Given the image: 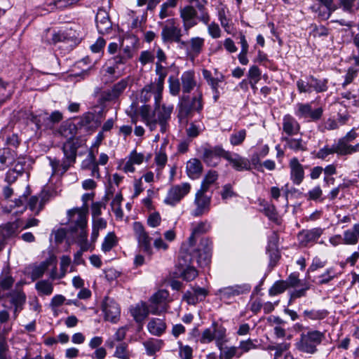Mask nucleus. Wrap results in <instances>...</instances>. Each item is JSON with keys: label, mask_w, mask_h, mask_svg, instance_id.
Returning <instances> with one entry per match:
<instances>
[{"label": "nucleus", "mask_w": 359, "mask_h": 359, "mask_svg": "<svg viewBox=\"0 0 359 359\" xmlns=\"http://www.w3.org/2000/svg\"><path fill=\"white\" fill-rule=\"evenodd\" d=\"M212 242L208 238H202L197 248H182L180 252L178 266L180 267L182 278L186 281H191L198 276V271L191 266L194 261L199 266H208L211 262Z\"/></svg>", "instance_id": "obj_1"}, {"label": "nucleus", "mask_w": 359, "mask_h": 359, "mask_svg": "<svg viewBox=\"0 0 359 359\" xmlns=\"http://www.w3.org/2000/svg\"><path fill=\"white\" fill-rule=\"evenodd\" d=\"M79 129L76 123L66 121L61 124L59 128L60 134L66 137L67 140L62 144V150L64 156L62 160L57 158L47 156L49 165L52 169L51 176L57 175L62 177L76 163L78 142L73 137L76 135Z\"/></svg>", "instance_id": "obj_2"}, {"label": "nucleus", "mask_w": 359, "mask_h": 359, "mask_svg": "<svg viewBox=\"0 0 359 359\" xmlns=\"http://www.w3.org/2000/svg\"><path fill=\"white\" fill-rule=\"evenodd\" d=\"M325 339V334L318 330L308 329L302 332L294 344V349L302 353L314 355Z\"/></svg>", "instance_id": "obj_3"}, {"label": "nucleus", "mask_w": 359, "mask_h": 359, "mask_svg": "<svg viewBox=\"0 0 359 359\" xmlns=\"http://www.w3.org/2000/svg\"><path fill=\"white\" fill-rule=\"evenodd\" d=\"M68 216L70 217V220L73 224V226L70 227L71 231L74 233L79 229L81 230L78 238V243L80 248L83 250H88L90 245L88 242V233L86 231L88 223L86 212L79 209H73L68 211Z\"/></svg>", "instance_id": "obj_4"}, {"label": "nucleus", "mask_w": 359, "mask_h": 359, "mask_svg": "<svg viewBox=\"0 0 359 359\" xmlns=\"http://www.w3.org/2000/svg\"><path fill=\"white\" fill-rule=\"evenodd\" d=\"M203 108V94L198 91L190 100L189 96H183L177 104V118L180 122L187 120L193 111L200 113Z\"/></svg>", "instance_id": "obj_5"}, {"label": "nucleus", "mask_w": 359, "mask_h": 359, "mask_svg": "<svg viewBox=\"0 0 359 359\" xmlns=\"http://www.w3.org/2000/svg\"><path fill=\"white\" fill-rule=\"evenodd\" d=\"M226 328L221 323L213 320L211 326L205 329L201 336V344H209L215 341L218 348L228 342Z\"/></svg>", "instance_id": "obj_6"}, {"label": "nucleus", "mask_w": 359, "mask_h": 359, "mask_svg": "<svg viewBox=\"0 0 359 359\" xmlns=\"http://www.w3.org/2000/svg\"><path fill=\"white\" fill-rule=\"evenodd\" d=\"M250 290L251 286L248 283L236 284L221 287L215 292V294L221 301L229 304L233 302L237 297L248 294Z\"/></svg>", "instance_id": "obj_7"}, {"label": "nucleus", "mask_w": 359, "mask_h": 359, "mask_svg": "<svg viewBox=\"0 0 359 359\" xmlns=\"http://www.w3.org/2000/svg\"><path fill=\"white\" fill-rule=\"evenodd\" d=\"M172 104H161V102L154 103V116L158 121L160 131L165 133L170 128L169 121L173 112Z\"/></svg>", "instance_id": "obj_8"}, {"label": "nucleus", "mask_w": 359, "mask_h": 359, "mask_svg": "<svg viewBox=\"0 0 359 359\" xmlns=\"http://www.w3.org/2000/svg\"><path fill=\"white\" fill-rule=\"evenodd\" d=\"M313 102L309 103L298 102L294 106V114L299 118L307 119L308 121L316 122L319 121L323 114V109L321 107L313 109Z\"/></svg>", "instance_id": "obj_9"}, {"label": "nucleus", "mask_w": 359, "mask_h": 359, "mask_svg": "<svg viewBox=\"0 0 359 359\" xmlns=\"http://www.w3.org/2000/svg\"><path fill=\"white\" fill-rule=\"evenodd\" d=\"M133 228L138 247L143 252L151 255L153 253L151 247L152 238L149 236L143 224L140 222H135L133 224Z\"/></svg>", "instance_id": "obj_10"}, {"label": "nucleus", "mask_w": 359, "mask_h": 359, "mask_svg": "<svg viewBox=\"0 0 359 359\" xmlns=\"http://www.w3.org/2000/svg\"><path fill=\"white\" fill-rule=\"evenodd\" d=\"M161 33L162 41L164 43H174L179 37H182V29L177 25L174 18H170L161 23Z\"/></svg>", "instance_id": "obj_11"}, {"label": "nucleus", "mask_w": 359, "mask_h": 359, "mask_svg": "<svg viewBox=\"0 0 359 359\" xmlns=\"http://www.w3.org/2000/svg\"><path fill=\"white\" fill-rule=\"evenodd\" d=\"M190 190L191 185L188 182L173 185L168 190L167 196L164 199V203L167 205L175 206L190 192Z\"/></svg>", "instance_id": "obj_12"}, {"label": "nucleus", "mask_w": 359, "mask_h": 359, "mask_svg": "<svg viewBox=\"0 0 359 359\" xmlns=\"http://www.w3.org/2000/svg\"><path fill=\"white\" fill-rule=\"evenodd\" d=\"M205 189L200 188L195 194L194 203L196 208L192 212L194 217H200L210 210L212 197L207 195Z\"/></svg>", "instance_id": "obj_13"}, {"label": "nucleus", "mask_w": 359, "mask_h": 359, "mask_svg": "<svg viewBox=\"0 0 359 359\" xmlns=\"http://www.w3.org/2000/svg\"><path fill=\"white\" fill-rule=\"evenodd\" d=\"M201 158L208 166L215 167L220 161V158L224 157L225 149L219 145L215 147H203L201 150Z\"/></svg>", "instance_id": "obj_14"}, {"label": "nucleus", "mask_w": 359, "mask_h": 359, "mask_svg": "<svg viewBox=\"0 0 359 359\" xmlns=\"http://www.w3.org/2000/svg\"><path fill=\"white\" fill-rule=\"evenodd\" d=\"M169 293L165 290H161L154 294L150 298V313L159 315L167 310V300Z\"/></svg>", "instance_id": "obj_15"}, {"label": "nucleus", "mask_w": 359, "mask_h": 359, "mask_svg": "<svg viewBox=\"0 0 359 359\" xmlns=\"http://www.w3.org/2000/svg\"><path fill=\"white\" fill-rule=\"evenodd\" d=\"M323 233V229L320 227L311 229H303L297 234V240L302 247H308L316 243Z\"/></svg>", "instance_id": "obj_16"}, {"label": "nucleus", "mask_w": 359, "mask_h": 359, "mask_svg": "<svg viewBox=\"0 0 359 359\" xmlns=\"http://www.w3.org/2000/svg\"><path fill=\"white\" fill-rule=\"evenodd\" d=\"M224 157L226 161L236 171L241 172L244 170H250L251 165L250 161L241 156L240 154L225 150Z\"/></svg>", "instance_id": "obj_17"}, {"label": "nucleus", "mask_w": 359, "mask_h": 359, "mask_svg": "<svg viewBox=\"0 0 359 359\" xmlns=\"http://www.w3.org/2000/svg\"><path fill=\"white\" fill-rule=\"evenodd\" d=\"M358 137L355 128H352L345 136L339 138L337 144L341 147L346 156L352 155L359 152V142L355 145L350 144L349 142L355 140Z\"/></svg>", "instance_id": "obj_18"}, {"label": "nucleus", "mask_w": 359, "mask_h": 359, "mask_svg": "<svg viewBox=\"0 0 359 359\" xmlns=\"http://www.w3.org/2000/svg\"><path fill=\"white\" fill-rule=\"evenodd\" d=\"M184 31L188 34L190 29L198 25L197 11L192 6H186L180 10Z\"/></svg>", "instance_id": "obj_19"}, {"label": "nucleus", "mask_w": 359, "mask_h": 359, "mask_svg": "<svg viewBox=\"0 0 359 359\" xmlns=\"http://www.w3.org/2000/svg\"><path fill=\"white\" fill-rule=\"evenodd\" d=\"M102 310L105 320L111 322H116L121 313L118 304L108 297H106L102 302Z\"/></svg>", "instance_id": "obj_20"}, {"label": "nucleus", "mask_w": 359, "mask_h": 359, "mask_svg": "<svg viewBox=\"0 0 359 359\" xmlns=\"http://www.w3.org/2000/svg\"><path fill=\"white\" fill-rule=\"evenodd\" d=\"M100 122L96 118L95 114L87 112L78 118L76 125L79 130H83L86 133H91L97 129Z\"/></svg>", "instance_id": "obj_21"}, {"label": "nucleus", "mask_w": 359, "mask_h": 359, "mask_svg": "<svg viewBox=\"0 0 359 359\" xmlns=\"http://www.w3.org/2000/svg\"><path fill=\"white\" fill-rule=\"evenodd\" d=\"M290 178L295 185H299L304 180V168L297 157L292 158L289 161Z\"/></svg>", "instance_id": "obj_22"}, {"label": "nucleus", "mask_w": 359, "mask_h": 359, "mask_svg": "<svg viewBox=\"0 0 359 359\" xmlns=\"http://www.w3.org/2000/svg\"><path fill=\"white\" fill-rule=\"evenodd\" d=\"M130 81V78L126 77L115 83L111 89L103 92L102 98L106 101H111L117 99L126 89Z\"/></svg>", "instance_id": "obj_23"}, {"label": "nucleus", "mask_w": 359, "mask_h": 359, "mask_svg": "<svg viewBox=\"0 0 359 359\" xmlns=\"http://www.w3.org/2000/svg\"><path fill=\"white\" fill-rule=\"evenodd\" d=\"M96 27L101 34L109 33L112 29V23L108 13L104 9H98L95 16Z\"/></svg>", "instance_id": "obj_24"}, {"label": "nucleus", "mask_w": 359, "mask_h": 359, "mask_svg": "<svg viewBox=\"0 0 359 359\" xmlns=\"http://www.w3.org/2000/svg\"><path fill=\"white\" fill-rule=\"evenodd\" d=\"M7 298L9 299L11 304L14 306V314L16 317L18 313L23 309V306L26 302V295L22 290L16 288L7 294Z\"/></svg>", "instance_id": "obj_25"}, {"label": "nucleus", "mask_w": 359, "mask_h": 359, "mask_svg": "<svg viewBox=\"0 0 359 359\" xmlns=\"http://www.w3.org/2000/svg\"><path fill=\"white\" fill-rule=\"evenodd\" d=\"M320 2V5L318 7L316 6H312V9L318 13V16L322 20H327L332 13L337 8V6L334 4L333 0H317Z\"/></svg>", "instance_id": "obj_26"}, {"label": "nucleus", "mask_w": 359, "mask_h": 359, "mask_svg": "<svg viewBox=\"0 0 359 359\" xmlns=\"http://www.w3.org/2000/svg\"><path fill=\"white\" fill-rule=\"evenodd\" d=\"M20 231V219L0 226V235L4 241L16 237Z\"/></svg>", "instance_id": "obj_27"}, {"label": "nucleus", "mask_w": 359, "mask_h": 359, "mask_svg": "<svg viewBox=\"0 0 359 359\" xmlns=\"http://www.w3.org/2000/svg\"><path fill=\"white\" fill-rule=\"evenodd\" d=\"M163 91L158 92L156 86L152 83L146 85L141 90L140 100L141 102L147 103L154 97V103L161 102Z\"/></svg>", "instance_id": "obj_28"}, {"label": "nucleus", "mask_w": 359, "mask_h": 359, "mask_svg": "<svg viewBox=\"0 0 359 359\" xmlns=\"http://www.w3.org/2000/svg\"><path fill=\"white\" fill-rule=\"evenodd\" d=\"M202 75L212 90L218 89L219 83L224 81V76L217 69H215L213 75L210 71L204 69L202 70Z\"/></svg>", "instance_id": "obj_29"}, {"label": "nucleus", "mask_w": 359, "mask_h": 359, "mask_svg": "<svg viewBox=\"0 0 359 359\" xmlns=\"http://www.w3.org/2000/svg\"><path fill=\"white\" fill-rule=\"evenodd\" d=\"M283 130L288 136L297 135L300 130V124L290 114H286L283 118Z\"/></svg>", "instance_id": "obj_30"}, {"label": "nucleus", "mask_w": 359, "mask_h": 359, "mask_svg": "<svg viewBox=\"0 0 359 359\" xmlns=\"http://www.w3.org/2000/svg\"><path fill=\"white\" fill-rule=\"evenodd\" d=\"M205 39L200 36L192 37L189 39L188 57L194 60L203 51Z\"/></svg>", "instance_id": "obj_31"}, {"label": "nucleus", "mask_w": 359, "mask_h": 359, "mask_svg": "<svg viewBox=\"0 0 359 359\" xmlns=\"http://www.w3.org/2000/svg\"><path fill=\"white\" fill-rule=\"evenodd\" d=\"M180 79L184 93H189L196 86L195 73L192 70L184 72Z\"/></svg>", "instance_id": "obj_32"}, {"label": "nucleus", "mask_w": 359, "mask_h": 359, "mask_svg": "<svg viewBox=\"0 0 359 359\" xmlns=\"http://www.w3.org/2000/svg\"><path fill=\"white\" fill-rule=\"evenodd\" d=\"M80 0H48L46 4V9L50 12L56 10H64L76 5Z\"/></svg>", "instance_id": "obj_33"}, {"label": "nucleus", "mask_w": 359, "mask_h": 359, "mask_svg": "<svg viewBox=\"0 0 359 359\" xmlns=\"http://www.w3.org/2000/svg\"><path fill=\"white\" fill-rule=\"evenodd\" d=\"M166 323L164 319L153 318L148 325L147 330L150 334L154 336H161L166 330Z\"/></svg>", "instance_id": "obj_34"}, {"label": "nucleus", "mask_w": 359, "mask_h": 359, "mask_svg": "<svg viewBox=\"0 0 359 359\" xmlns=\"http://www.w3.org/2000/svg\"><path fill=\"white\" fill-rule=\"evenodd\" d=\"M49 114L46 111H39L36 114H30V121L36 125V129H50Z\"/></svg>", "instance_id": "obj_35"}, {"label": "nucleus", "mask_w": 359, "mask_h": 359, "mask_svg": "<svg viewBox=\"0 0 359 359\" xmlns=\"http://www.w3.org/2000/svg\"><path fill=\"white\" fill-rule=\"evenodd\" d=\"M339 275L340 273L337 272L334 267L331 266L326 269L320 275L316 276L313 281L319 285H326L334 279L337 278Z\"/></svg>", "instance_id": "obj_36"}, {"label": "nucleus", "mask_w": 359, "mask_h": 359, "mask_svg": "<svg viewBox=\"0 0 359 359\" xmlns=\"http://www.w3.org/2000/svg\"><path fill=\"white\" fill-rule=\"evenodd\" d=\"M281 140L286 143V147L294 152L306 151L307 150L306 142L302 138H292L290 137H282Z\"/></svg>", "instance_id": "obj_37"}, {"label": "nucleus", "mask_w": 359, "mask_h": 359, "mask_svg": "<svg viewBox=\"0 0 359 359\" xmlns=\"http://www.w3.org/2000/svg\"><path fill=\"white\" fill-rule=\"evenodd\" d=\"M337 154L338 156H346L337 142L331 147L325 145L320 149L316 154V157L318 159L325 160L329 155Z\"/></svg>", "instance_id": "obj_38"}, {"label": "nucleus", "mask_w": 359, "mask_h": 359, "mask_svg": "<svg viewBox=\"0 0 359 359\" xmlns=\"http://www.w3.org/2000/svg\"><path fill=\"white\" fill-rule=\"evenodd\" d=\"M155 73L158 78L154 82H151L156 86L158 92L163 91L164 88L165 79L168 75V70L166 67H163L162 64L156 63Z\"/></svg>", "instance_id": "obj_39"}, {"label": "nucleus", "mask_w": 359, "mask_h": 359, "mask_svg": "<svg viewBox=\"0 0 359 359\" xmlns=\"http://www.w3.org/2000/svg\"><path fill=\"white\" fill-rule=\"evenodd\" d=\"M344 243L346 245H355L359 241V223L355 224L353 226L343 233Z\"/></svg>", "instance_id": "obj_40"}, {"label": "nucleus", "mask_w": 359, "mask_h": 359, "mask_svg": "<svg viewBox=\"0 0 359 359\" xmlns=\"http://www.w3.org/2000/svg\"><path fill=\"white\" fill-rule=\"evenodd\" d=\"M150 313V307L146 303L137 304L132 310L131 313L137 323H142Z\"/></svg>", "instance_id": "obj_41"}, {"label": "nucleus", "mask_w": 359, "mask_h": 359, "mask_svg": "<svg viewBox=\"0 0 359 359\" xmlns=\"http://www.w3.org/2000/svg\"><path fill=\"white\" fill-rule=\"evenodd\" d=\"M217 16L221 26L223 27L224 31L227 34L234 36L236 29L231 22V18L227 17L225 9L223 8L219 9Z\"/></svg>", "instance_id": "obj_42"}, {"label": "nucleus", "mask_w": 359, "mask_h": 359, "mask_svg": "<svg viewBox=\"0 0 359 359\" xmlns=\"http://www.w3.org/2000/svg\"><path fill=\"white\" fill-rule=\"evenodd\" d=\"M187 173L191 179L198 178L203 170L201 162L197 158H192L187 163Z\"/></svg>", "instance_id": "obj_43"}, {"label": "nucleus", "mask_w": 359, "mask_h": 359, "mask_svg": "<svg viewBox=\"0 0 359 359\" xmlns=\"http://www.w3.org/2000/svg\"><path fill=\"white\" fill-rule=\"evenodd\" d=\"M210 228V225L207 222H202L197 224L193 229L192 232L189 238V247L196 248L194 245L196 243V236L207 232Z\"/></svg>", "instance_id": "obj_44"}, {"label": "nucleus", "mask_w": 359, "mask_h": 359, "mask_svg": "<svg viewBox=\"0 0 359 359\" xmlns=\"http://www.w3.org/2000/svg\"><path fill=\"white\" fill-rule=\"evenodd\" d=\"M238 38L240 40L239 43L241 46V52L238 55V59L241 65H247L249 62V60L247 57L249 50V45L245 34L242 32H239Z\"/></svg>", "instance_id": "obj_45"}, {"label": "nucleus", "mask_w": 359, "mask_h": 359, "mask_svg": "<svg viewBox=\"0 0 359 359\" xmlns=\"http://www.w3.org/2000/svg\"><path fill=\"white\" fill-rule=\"evenodd\" d=\"M53 262H54L53 259L50 258L41 262L39 264L33 266L31 271V278L32 280H35L42 277L45 271Z\"/></svg>", "instance_id": "obj_46"}, {"label": "nucleus", "mask_w": 359, "mask_h": 359, "mask_svg": "<svg viewBox=\"0 0 359 359\" xmlns=\"http://www.w3.org/2000/svg\"><path fill=\"white\" fill-rule=\"evenodd\" d=\"M308 79L310 81V87L311 92L315 91L317 93H323L328 89V80L327 79H318L313 75H309Z\"/></svg>", "instance_id": "obj_47"}, {"label": "nucleus", "mask_w": 359, "mask_h": 359, "mask_svg": "<svg viewBox=\"0 0 359 359\" xmlns=\"http://www.w3.org/2000/svg\"><path fill=\"white\" fill-rule=\"evenodd\" d=\"M218 349L220 351V359H232L233 357L238 358L242 356V352H240L239 348L237 346H231L224 347L222 346V348Z\"/></svg>", "instance_id": "obj_48"}, {"label": "nucleus", "mask_w": 359, "mask_h": 359, "mask_svg": "<svg viewBox=\"0 0 359 359\" xmlns=\"http://www.w3.org/2000/svg\"><path fill=\"white\" fill-rule=\"evenodd\" d=\"M259 205L263 207L264 215L271 221L278 222V212L275 205L262 200Z\"/></svg>", "instance_id": "obj_49"}, {"label": "nucleus", "mask_w": 359, "mask_h": 359, "mask_svg": "<svg viewBox=\"0 0 359 359\" xmlns=\"http://www.w3.org/2000/svg\"><path fill=\"white\" fill-rule=\"evenodd\" d=\"M13 93V86L7 82L0 79V103H3L10 99Z\"/></svg>", "instance_id": "obj_50"}, {"label": "nucleus", "mask_w": 359, "mask_h": 359, "mask_svg": "<svg viewBox=\"0 0 359 359\" xmlns=\"http://www.w3.org/2000/svg\"><path fill=\"white\" fill-rule=\"evenodd\" d=\"M328 311L325 309L320 310H305L303 312L304 316L312 320H320L325 318L328 315Z\"/></svg>", "instance_id": "obj_51"}, {"label": "nucleus", "mask_w": 359, "mask_h": 359, "mask_svg": "<svg viewBox=\"0 0 359 359\" xmlns=\"http://www.w3.org/2000/svg\"><path fill=\"white\" fill-rule=\"evenodd\" d=\"M162 344V340L152 339L144 341L143 345L147 351V353L149 355H153L161 349Z\"/></svg>", "instance_id": "obj_52"}, {"label": "nucleus", "mask_w": 359, "mask_h": 359, "mask_svg": "<svg viewBox=\"0 0 359 359\" xmlns=\"http://www.w3.org/2000/svg\"><path fill=\"white\" fill-rule=\"evenodd\" d=\"M67 39V35L64 32L46 33V39L43 40L48 44H55L58 42L65 41Z\"/></svg>", "instance_id": "obj_53"}, {"label": "nucleus", "mask_w": 359, "mask_h": 359, "mask_svg": "<svg viewBox=\"0 0 359 359\" xmlns=\"http://www.w3.org/2000/svg\"><path fill=\"white\" fill-rule=\"evenodd\" d=\"M27 206L30 210L34 212L36 215H38L44 206L43 199H39L38 196H33L29 198Z\"/></svg>", "instance_id": "obj_54"}, {"label": "nucleus", "mask_w": 359, "mask_h": 359, "mask_svg": "<svg viewBox=\"0 0 359 359\" xmlns=\"http://www.w3.org/2000/svg\"><path fill=\"white\" fill-rule=\"evenodd\" d=\"M35 287L40 294L43 295H50L53 291V284L46 280L38 281Z\"/></svg>", "instance_id": "obj_55"}, {"label": "nucleus", "mask_w": 359, "mask_h": 359, "mask_svg": "<svg viewBox=\"0 0 359 359\" xmlns=\"http://www.w3.org/2000/svg\"><path fill=\"white\" fill-rule=\"evenodd\" d=\"M246 137V130L245 129L240 130L237 132L233 133L229 137V141L231 145L238 146L241 145L245 140Z\"/></svg>", "instance_id": "obj_56"}, {"label": "nucleus", "mask_w": 359, "mask_h": 359, "mask_svg": "<svg viewBox=\"0 0 359 359\" xmlns=\"http://www.w3.org/2000/svg\"><path fill=\"white\" fill-rule=\"evenodd\" d=\"M116 245V236L113 233H109L102 244V250L104 252L110 251Z\"/></svg>", "instance_id": "obj_57"}, {"label": "nucleus", "mask_w": 359, "mask_h": 359, "mask_svg": "<svg viewBox=\"0 0 359 359\" xmlns=\"http://www.w3.org/2000/svg\"><path fill=\"white\" fill-rule=\"evenodd\" d=\"M218 178V174L215 170L209 171L202 181L201 188H206L205 190L208 191L210 185H212Z\"/></svg>", "instance_id": "obj_58"}, {"label": "nucleus", "mask_w": 359, "mask_h": 359, "mask_svg": "<svg viewBox=\"0 0 359 359\" xmlns=\"http://www.w3.org/2000/svg\"><path fill=\"white\" fill-rule=\"evenodd\" d=\"M114 356L120 359H130V353L128 349L126 343H121L116 346Z\"/></svg>", "instance_id": "obj_59"}, {"label": "nucleus", "mask_w": 359, "mask_h": 359, "mask_svg": "<svg viewBox=\"0 0 359 359\" xmlns=\"http://www.w3.org/2000/svg\"><path fill=\"white\" fill-rule=\"evenodd\" d=\"M287 288L285 280L276 281L269 290V294L271 296H275L278 294L283 293Z\"/></svg>", "instance_id": "obj_60"}, {"label": "nucleus", "mask_w": 359, "mask_h": 359, "mask_svg": "<svg viewBox=\"0 0 359 359\" xmlns=\"http://www.w3.org/2000/svg\"><path fill=\"white\" fill-rule=\"evenodd\" d=\"M179 344V356L180 359H193V349L188 345H182L181 341Z\"/></svg>", "instance_id": "obj_61"}, {"label": "nucleus", "mask_w": 359, "mask_h": 359, "mask_svg": "<svg viewBox=\"0 0 359 359\" xmlns=\"http://www.w3.org/2000/svg\"><path fill=\"white\" fill-rule=\"evenodd\" d=\"M13 158L8 149L0 150V170H4L11 163Z\"/></svg>", "instance_id": "obj_62"}, {"label": "nucleus", "mask_w": 359, "mask_h": 359, "mask_svg": "<svg viewBox=\"0 0 359 359\" xmlns=\"http://www.w3.org/2000/svg\"><path fill=\"white\" fill-rule=\"evenodd\" d=\"M207 26L208 34L212 39H218L222 36V30L217 23L215 22H209Z\"/></svg>", "instance_id": "obj_63"}, {"label": "nucleus", "mask_w": 359, "mask_h": 359, "mask_svg": "<svg viewBox=\"0 0 359 359\" xmlns=\"http://www.w3.org/2000/svg\"><path fill=\"white\" fill-rule=\"evenodd\" d=\"M169 92L172 96H177L180 91V83L178 79L170 76L168 78Z\"/></svg>", "instance_id": "obj_64"}]
</instances>
